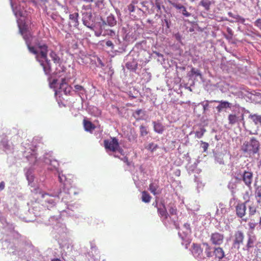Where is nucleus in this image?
Returning <instances> with one entry per match:
<instances>
[{"mask_svg":"<svg viewBox=\"0 0 261 261\" xmlns=\"http://www.w3.org/2000/svg\"><path fill=\"white\" fill-rule=\"evenodd\" d=\"M100 64H101L102 66H103V64L101 62H100Z\"/></svg>","mask_w":261,"mask_h":261,"instance_id":"nucleus-63","label":"nucleus"},{"mask_svg":"<svg viewBox=\"0 0 261 261\" xmlns=\"http://www.w3.org/2000/svg\"><path fill=\"white\" fill-rule=\"evenodd\" d=\"M102 23L103 24H108L111 27H113L116 24V20L113 15H110L107 17V22L103 21Z\"/></svg>","mask_w":261,"mask_h":261,"instance_id":"nucleus-17","label":"nucleus"},{"mask_svg":"<svg viewBox=\"0 0 261 261\" xmlns=\"http://www.w3.org/2000/svg\"><path fill=\"white\" fill-rule=\"evenodd\" d=\"M255 25L261 29V19H257L255 22Z\"/></svg>","mask_w":261,"mask_h":261,"instance_id":"nucleus-38","label":"nucleus"},{"mask_svg":"<svg viewBox=\"0 0 261 261\" xmlns=\"http://www.w3.org/2000/svg\"><path fill=\"white\" fill-rule=\"evenodd\" d=\"M225 38L227 39H231L232 38V36L230 35H229V36H225Z\"/></svg>","mask_w":261,"mask_h":261,"instance_id":"nucleus-57","label":"nucleus"},{"mask_svg":"<svg viewBox=\"0 0 261 261\" xmlns=\"http://www.w3.org/2000/svg\"><path fill=\"white\" fill-rule=\"evenodd\" d=\"M126 67L129 70L136 71L138 68V63L135 61L128 62L126 64Z\"/></svg>","mask_w":261,"mask_h":261,"instance_id":"nucleus-20","label":"nucleus"},{"mask_svg":"<svg viewBox=\"0 0 261 261\" xmlns=\"http://www.w3.org/2000/svg\"><path fill=\"white\" fill-rule=\"evenodd\" d=\"M118 139L115 137L111 138L110 139H106L103 141V145L107 151H111L115 152L119 147Z\"/></svg>","mask_w":261,"mask_h":261,"instance_id":"nucleus-4","label":"nucleus"},{"mask_svg":"<svg viewBox=\"0 0 261 261\" xmlns=\"http://www.w3.org/2000/svg\"><path fill=\"white\" fill-rule=\"evenodd\" d=\"M184 227L188 230H190V225L188 223H185L184 224Z\"/></svg>","mask_w":261,"mask_h":261,"instance_id":"nucleus-46","label":"nucleus"},{"mask_svg":"<svg viewBox=\"0 0 261 261\" xmlns=\"http://www.w3.org/2000/svg\"><path fill=\"white\" fill-rule=\"evenodd\" d=\"M237 215L242 218L245 215L246 207L245 203H239L236 208Z\"/></svg>","mask_w":261,"mask_h":261,"instance_id":"nucleus-9","label":"nucleus"},{"mask_svg":"<svg viewBox=\"0 0 261 261\" xmlns=\"http://www.w3.org/2000/svg\"><path fill=\"white\" fill-rule=\"evenodd\" d=\"M255 239L254 237L250 236L248 238L247 243L246 246V250L249 251L250 249L254 247V243Z\"/></svg>","mask_w":261,"mask_h":261,"instance_id":"nucleus-18","label":"nucleus"},{"mask_svg":"<svg viewBox=\"0 0 261 261\" xmlns=\"http://www.w3.org/2000/svg\"><path fill=\"white\" fill-rule=\"evenodd\" d=\"M44 5H45L48 2V0H40Z\"/></svg>","mask_w":261,"mask_h":261,"instance_id":"nucleus-54","label":"nucleus"},{"mask_svg":"<svg viewBox=\"0 0 261 261\" xmlns=\"http://www.w3.org/2000/svg\"><path fill=\"white\" fill-rule=\"evenodd\" d=\"M249 208V215L250 217H252V215H254L255 213L256 212L257 207L256 206L253 204L252 203L251 205H250L248 207Z\"/></svg>","mask_w":261,"mask_h":261,"instance_id":"nucleus-26","label":"nucleus"},{"mask_svg":"<svg viewBox=\"0 0 261 261\" xmlns=\"http://www.w3.org/2000/svg\"><path fill=\"white\" fill-rule=\"evenodd\" d=\"M228 15L229 16L232 17L233 18H235L236 19H238V20L240 21L241 22L244 23L245 21V19L244 18L240 16V15H234L231 12H228Z\"/></svg>","mask_w":261,"mask_h":261,"instance_id":"nucleus-27","label":"nucleus"},{"mask_svg":"<svg viewBox=\"0 0 261 261\" xmlns=\"http://www.w3.org/2000/svg\"><path fill=\"white\" fill-rule=\"evenodd\" d=\"M158 146L157 144H154L153 143H151L148 144L147 147V149L153 152L158 148Z\"/></svg>","mask_w":261,"mask_h":261,"instance_id":"nucleus-30","label":"nucleus"},{"mask_svg":"<svg viewBox=\"0 0 261 261\" xmlns=\"http://www.w3.org/2000/svg\"><path fill=\"white\" fill-rule=\"evenodd\" d=\"M74 89H75V92H79V91H85V89L84 88V87H83L82 86H81L80 85H75L74 86Z\"/></svg>","mask_w":261,"mask_h":261,"instance_id":"nucleus-34","label":"nucleus"},{"mask_svg":"<svg viewBox=\"0 0 261 261\" xmlns=\"http://www.w3.org/2000/svg\"><path fill=\"white\" fill-rule=\"evenodd\" d=\"M140 135L141 136H146L148 133V132L147 131L146 127L143 125H141L140 126Z\"/></svg>","mask_w":261,"mask_h":261,"instance_id":"nucleus-29","label":"nucleus"},{"mask_svg":"<svg viewBox=\"0 0 261 261\" xmlns=\"http://www.w3.org/2000/svg\"><path fill=\"white\" fill-rule=\"evenodd\" d=\"M15 14L16 16H22V14L20 12H15Z\"/></svg>","mask_w":261,"mask_h":261,"instance_id":"nucleus-50","label":"nucleus"},{"mask_svg":"<svg viewBox=\"0 0 261 261\" xmlns=\"http://www.w3.org/2000/svg\"><path fill=\"white\" fill-rule=\"evenodd\" d=\"M229 123L231 125H233L237 123L238 120V117L235 114H229L228 117Z\"/></svg>","mask_w":261,"mask_h":261,"instance_id":"nucleus-24","label":"nucleus"},{"mask_svg":"<svg viewBox=\"0 0 261 261\" xmlns=\"http://www.w3.org/2000/svg\"><path fill=\"white\" fill-rule=\"evenodd\" d=\"M214 101L220 103V105H218L216 107V109L219 112H220L222 111V110L224 108H227L230 107V103L227 101H223L222 100L221 101L215 100Z\"/></svg>","mask_w":261,"mask_h":261,"instance_id":"nucleus-14","label":"nucleus"},{"mask_svg":"<svg viewBox=\"0 0 261 261\" xmlns=\"http://www.w3.org/2000/svg\"><path fill=\"white\" fill-rule=\"evenodd\" d=\"M154 130L159 133L162 134L165 129V127L161 123L153 122Z\"/></svg>","mask_w":261,"mask_h":261,"instance_id":"nucleus-16","label":"nucleus"},{"mask_svg":"<svg viewBox=\"0 0 261 261\" xmlns=\"http://www.w3.org/2000/svg\"><path fill=\"white\" fill-rule=\"evenodd\" d=\"M83 23L84 24L86 25L87 27H89V28H90L88 25L87 24V23L86 22V21L85 20H83Z\"/></svg>","mask_w":261,"mask_h":261,"instance_id":"nucleus-60","label":"nucleus"},{"mask_svg":"<svg viewBox=\"0 0 261 261\" xmlns=\"http://www.w3.org/2000/svg\"><path fill=\"white\" fill-rule=\"evenodd\" d=\"M227 32L229 34V35H230L231 36H232V30L230 28H228L227 29Z\"/></svg>","mask_w":261,"mask_h":261,"instance_id":"nucleus-47","label":"nucleus"},{"mask_svg":"<svg viewBox=\"0 0 261 261\" xmlns=\"http://www.w3.org/2000/svg\"><path fill=\"white\" fill-rule=\"evenodd\" d=\"M203 244V246H205V248H208H208L211 247L209 245V244H208L207 243H206V242L203 243V244Z\"/></svg>","mask_w":261,"mask_h":261,"instance_id":"nucleus-51","label":"nucleus"},{"mask_svg":"<svg viewBox=\"0 0 261 261\" xmlns=\"http://www.w3.org/2000/svg\"><path fill=\"white\" fill-rule=\"evenodd\" d=\"M169 4L177 10H181L183 15L186 17H190L191 16V13L187 11L186 8L182 4L175 2H172L171 1H169Z\"/></svg>","mask_w":261,"mask_h":261,"instance_id":"nucleus-7","label":"nucleus"},{"mask_svg":"<svg viewBox=\"0 0 261 261\" xmlns=\"http://www.w3.org/2000/svg\"><path fill=\"white\" fill-rule=\"evenodd\" d=\"M59 179L61 182H63V178H62V176H61L60 173H59Z\"/></svg>","mask_w":261,"mask_h":261,"instance_id":"nucleus-53","label":"nucleus"},{"mask_svg":"<svg viewBox=\"0 0 261 261\" xmlns=\"http://www.w3.org/2000/svg\"><path fill=\"white\" fill-rule=\"evenodd\" d=\"M212 4V2L209 0H201L200 2L199 5L202 6L205 10L208 11L210 9Z\"/></svg>","mask_w":261,"mask_h":261,"instance_id":"nucleus-22","label":"nucleus"},{"mask_svg":"<svg viewBox=\"0 0 261 261\" xmlns=\"http://www.w3.org/2000/svg\"><path fill=\"white\" fill-rule=\"evenodd\" d=\"M201 144H203L202 148L203 149V151L205 152L207 150V148L209 146V144L208 143L203 142L202 141H201Z\"/></svg>","mask_w":261,"mask_h":261,"instance_id":"nucleus-36","label":"nucleus"},{"mask_svg":"<svg viewBox=\"0 0 261 261\" xmlns=\"http://www.w3.org/2000/svg\"><path fill=\"white\" fill-rule=\"evenodd\" d=\"M192 253L193 255L197 257H200L203 252V249L200 245L197 244L193 243L192 245Z\"/></svg>","mask_w":261,"mask_h":261,"instance_id":"nucleus-11","label":"nucleus"},{"mask_svg":"<svg viewBox=\"0 0 261 261\" xmlns=\"http://www.w3.org/2000/svg\"><path fill=\"white\" fill-rule=\"evenodd\" d=\"M214 254L216 257L218 258L219 259H222L225 256L224 251L221 247L215 248L214 251Z\"/></svg>","mask_w":261,"mask_h":261,"instance_id":"nucleus-13","label":"nucleus"},{"mask_svg":"<svg viewBox=\"0 0 261 261\" xmlns=\"http://www.w3.org/2000/svg\"><path fill=\"white\" fill-rule=\"evenodd\" d=\"M259 224H260V225H261V217L260 218V219H259Z\"/></svg>","mask_w":261,"mask_h":261,"instance_id":"nucleus-61","label":"nucleus"},{"mask_svg":"<svg viewBox=\"0 0 261 261\" xmlns=\"http://www.w3.org/2000/svg\"><path fill=\"white\" fill-rule=\"evenodd\" d=\"M157 210L158 213L161 217H164L165 219H167L168 218V214L164 201L160 202Z\"/></svg>","mask_w":261,"mask_h":261,"instance_id":"nucleus-8","label":"nucleus"},{"mask_svg":"<svg viewBox=\"0 0 261 261\" xmlns=\"http://www.w3.org/2000/svg\"><path fill=\"white\" fill-rule=\"evenodd\" d=\"M33 155L35 156V159L37 158L36 154H33Z\"/></svg>","mask_w":261,"mask_h":261,"instance_id":"nucleus-62","label":"nucleus"},{"mask_svg":"<svg viewBox=\"0 0 261 261\" xmlns=\"http://www.w3.org/2000/svg\"><path fill=\"white\" fill-rule=\"evenodd\" d=\"M110 33H108L109 35H112V34H114V32L112 30H110Z\"/></svg>","mask_w":261,"mask_h":261,"instance_id":"nucleus-58","label":"nucleus"},{"mask_svg":"<svg viewBox=\"0 0 261 261\" xmlns=\"http://www.w3.org/2000/svg\"><path fill=\"white\" fill-rule=\"evenodd\" d=\"M155 5L156 8L159 10H161V4L160 2H159V0H156L155 2Z\"/></svg>","mask_w":261,"mask_h":261,"instance_id":"nucleus-41","label":"nucleus"},{"mask_svg":"<svg viewBox=\"0 0 261 261\" xmlns=\"http://www.w3.org/2000/svg\"><path fill=\"white\" fill-rule=\"evenodd\" d=\"M159 188V185L157 184L151 183L149 186V190L154 195L157 194L156 190Z\"/></svg>","mask_w":261,"mask_h":261,"instance_id":"nucleus-25","label":"nucleus"},{"mask_svg":"<svg viewBox=\"0 0 261 261\" xmlns=\"http://www.w3.org/2000/svg\"><path fill=\"white\" fill-rule=\"evenodd\" d=\"M26 44L29 51L36 55V60L43 67L46 74H49L51 71L50 61L47 58L48 46L42 42L35 43V46H31L30 43L26 40Z\"/></svg>","mask_w":261,"mask_h":261,"instance_id":"nucleus-1","label":"nucleus"},{"mask_svg":"<svg viewBox=\"0 0 261 261\" xmlns=\"http://www.w3.org/2000/svg\"><path fill=\"white\" fill-rule=\"evenodd\" d=\"M244 237V234L242 231L240 230L236 231L233 236L232 246L239 250L240 248V245L243 243Z\"/></svg>","mask_w":261,"mask_h":261,"instance_id":"nucleus-5","label":"nucleus"},{"mask_svg":"<svg viewBox=\"0 0 261 261\" xmlns=\"http://www.w3.org/2000/svg\"><path fill=\"white\" fill-rule=\"evenodd\" d=\"M257 222H255V221L251 218L250 221L248 223V226L249 227V228L252 230L254 229L256 226L257 225Z\"/></svg>","mask_w":261,"mask_h":261,"instance_id":"nucleus-31","label":"nucleus"},{"mask_svg":"<svg viewBox=\"0 0 261 261\" xmlns=\"http://www.w3.org/2000/svg\"><path fill=\"white\" fill-rule=\"evenodd\" d=\"M49 56L51 58L54 63L56 64H61V59L59 56L53 50H51L49 53Z\"/></svg>","mask_w":261,"mask_h":261,"instance_id":"nucleus-15","label":"nucleus"},{"mask_svg":"<svg viewBox=\"0 0 261 261\" xmlns=\"http://www.w3.org/2000/svg\"><path fill=\"white\" fill-rule=\"evenodd\" d=\"M5 182L4 181H2L0 183V191L3 190L5 188Z\"/></svg>","mask_w":261,"mask_h":261,"instance_id":"nucleus-43","label":"nucleus"},{"mask_svg":"<svg viewBox=\"0 0 261 261\" xmlns=\"http://www.w3.org/2000/svg\"><path fill=\"white\" fill-rule=\"evenodd\" d=\"M206 109V107L204 106V110H205Z\"/></svg>","mask_w":261,"mask_h":261,"instance_id":"nucleus-64","label":"nucleus"},{"mask_svg":"<svg viewBox=\"0 0 261 261\" xmlns=\"http://www.w3.org/2000/svg\"><path fill=\"white\" fill-rule=\"evenodd\" d=\"M153 205L158 208V207H159V205H158V201L157 200H155L154 202H153Z\"/></svg>","mask_w":261,"mask_h":261,"instance_id":"nucleus-52","label":"nucleus"},{"mask_svg":"<svg viewBox=\"0 0 261 261\" xmlns=\"http://www.w3.org/2000/svg\"><path fill=\"white\" fill-rule=\"evenodd\" d=\"M255 197L257 202L259 204L261 203V186L256 187L255 191Z\"/></svg>","mask_w":261,"mask_h":261,"instance_id":"nucleus-21","label":"nucleus"},{"mask_svg":"<svg viewBox=\"0 0 261 261\" xmlns=\"http://www.w3.org/2000/svg\"><path fill=\"white\" fill-rule=\"evenodd\" d=\"M211 250V247H208V248L205 249V253L207 257H211L213 256V253Z\"/></svg>","mask_w":261,"mask_h":261,"instance_id":"nucleus-32","label":"nucleus"},{"mask_svg":"<svg viewBox=\"0 0 261 261\" xmlns=\"http://www.w3.org/2000/svg\"><path fill=\"white\" fill-rule=\"evenodd\" d=\"M191 72L193 74H196V75H201V74L198 70H196L194 68H192L191 70Z\"/></svg>","mask_w":261,"mask_h":261,"instance_id":"nucleus-39","label":"nucleus"},{"mask_svg":"<svg viewBox=\"0 0 261 261\" xmlns=\"http://www.w3.org/2000/svg\"><path fill=\"white\" fill-rule=\"evenodd\" d=\"M259 143L254 138H252L249 141H245L241 146V150L244 153L249 155L254 154L257 152L259 149Z\"/></svg>","mask_w":261,"mask_h":261,"instance_id":"nucleus-2","label":"nucleus"},{"mask_svg":"<svg viewBox=\"0 0 261 261\" xmlns=\"http://www.w3.org/2000/svg\"><path fill=\"white\" fill-rule=\"evenodd\" d=\"M49 165L50 167L49 168L50 170H57L58 171V168L59 167V162L55 159L50 160L49 161Z\"/></svg>","mask_w":261,"mask_h":261,"instance_id":"nucleus-19","label":"nucleus"},{"mask_svg":"<svg viewBox=\"0 0 261 261\" xmlns=\"http://www.w3.org/2000/svg\"><path fill=\"white\" fill-rule=\"evenodd\" d=\"M164 21H165V23H166V24L167 27L168 28H169V22H168V20L165 19L164 20Z\"/></svg>","mask_w":261,"mask_h":261,"instance_id":"nucleus-55","label":"nucleus"},{"mask_svg":"<svg viewBox=\"0 0 261 261\" xmlns=\"http://www.w3.org/2000/svg\"><path fill=\"white\" fill-rule=\"evenodd\" d=\"M101 33H102L101 31H100L99 32H96V31L95 32V35L97 37H99L101 35Z\"/></svg>","mask_w":261,"mask_h":261,"instance_id":"nucleus-49","label":"nucleus"},{"mask_svg":"<svg viewBox=\"0 0 261 261\" xmlns=\"http://www.w3.org/2000/svg\"><path fill=\"white\" fill-rule=\"evenodd\" d=\"M169 212L170 214L173 215H176L177 212V209L175 206H172L169 208Z\"/></svg>","mask_w":261,"mask_h":261,"instance_id":"nucleus-35","label":"nucleus"},{"mask_svg":"<svg viewBox=\"0 0 261 261\" xmlns=\"http://www.w3.org/2000/svg\"><path fill=\"white\" fill-rule=\"evenodd\" d=\"M51 261H61V260L59 258H55L51 260Z\"/></svg>","mask_w":261,"mask_h":261,"instance_id":"nucleus-59","label":"nucleus"},{"mask_svg":"<svg viewBox=\"0 0 261 261\" xmlns=\"http://www.w3.org/2000/svg\"><path fill=\"white\" fill-rule=\"evenodd\" d=\"M106 45L107 46L111 47L112 48H114V44L110 40H108L106 42Z\"/></svg>","mask_w":261,"mask_h":261,"instance_id":"nucleus-40","label":"nucleus"},{"mask_svg":"<svg viewBox=\"0 0 261 261\" xmlns=\"http://www.w3.org/2000/svg\"><path fill=\"white\" fill-rule=\"evenodd\" d=\"M18 26H19V28L20 32H21V34H23V33L24 32V30H25V27H21L19 24L18 25Z\"/></svg>","mask_w":261,"mask_h":261,"instance_id":"nucleus-45","label":"nucleus"},{"mask_svg":"<svg viewBox=\"0 0 261 261\" xmlns=\"http://www.w3.org/2000/svg\"><path fill=\"white\" fill-rule=\"evenodd\" d=\"M122 160H123V162H125L127 166H130V163L128 161V158L127 157H124L123 159H122Z\"/></svg>","mask_w":261,"mask_h":261,"instance_id":"nucleus-42","label":"nucleus"},{"mask_svg":"<svg viewBox=\"0 0 261 261\" xmlns=\"http://www.w3.org/2000/svg\"><path fill=\"white\" fill-rule=\"evenodd\" d=\"M79 14L74 13L69 15V24L71 27H77L79 25Z\"/></svg>","mask_w":261,"mask_h":261,"instance_id":"nucleus-10","label":"nucleus"},{"mask_svg":"<svg viewBox=\"0 0 261 261\" xmlns=\"http://www.w3.org/2000/svg\"><path fill=\"white\" fill-rule=\"evenodd\" d=\"M224 235L218 232L212 233L210 237V240L215 245H220L223 242Z\"/></svg>","mask_w":261,"mask_h":261,"instance_id":"nucleus-6","label":"nucleus"},{"mask_svg":"<svg viewBox=\"0 0 261 261\" xmlns=\"http://www.w3.org/2000/svg\"><path fill=\"white\" fill-rule=\"evenodd\" d=\"M65 86H66V87L65 88L64 93L66 95H71V87L70 86H68L67 85H65Z\"/></svg>","mask_w":261,"mask_h":261,"instance_id":"nucleus-33","label":"nucleus"},{"mask_svg":"<svg viewBox=\"0 0 261 261\" xmlns=\"http://www.w3.org/2000/svg\"><path fill=\"white\" fill-rule=\"evenodd\" d=\"M235 178L238 180H242L247 187L250 188L253 180V173L251 171H244L242 174H237Z\"/></svg>","mask_w":261,"mask_h":261,"instance_id":"nucleus-3","label":"nucleus"},{"mask_svg":"<svg viewBox=\"0 0 261 261\" xmlns=\"http://www.w3.org/2000/svg\"><path fill=\"white\" fill-rule=\"evenodd\" d=\"M118 149H117L116 151L119 152L120 154L123 155V150L120 147V145H119V147H118Z\"/></svg>","mask_w":261,"mask_h":261,"instance_id":"nucleus-44","label":"nucleus"},{"mask_svg":"<svg viewBox=\"0 0 261 261\" xmlns=\"http://www.w3.org/2000/svg\"><path fill=\"white\" fill-rule=\"evenodd\" d=\"M128 10H129V12H134V10H135V6L132 3H131L130 4H129L128 6Z\"/></svg>","mask_w":261,"mask_h":261,"instance_id":"nucleus-37","label":"nucleus"},{"mask_svg":"<svg viewBox=\"0 0 261 261\" xmlns=\"http://www.w3.org/2000/svg\"><path fill=\"white\" fill-rule=\"evenodd\" d=\"M64 81H65V80H64V79H63V80H62V83H61V86H60V88H62L63 87H64Z\"/></svg>","mask_w":261,"mask_h":261,"instance_id":"nucleus-56","label":"nucleus"},{"mask_svg":"<svg viewBox=\"0 0 261 261\" xmlns=\"http://www.w3.org/2000/svg\"><path fill=\"white\" fill-rule=\"evenodd\" d=\"M84 128L87 132H92L95 128V126L90 121L85 119L83 120Z\"/></svg>","mask_w":261,"mask_h":261,"instance_id":"nucleus-12","label":"nucleus"},{"mask_svg":"<svg viewBox=\"0 0 261 261\" xmlns=\"http://www.w3.org/2000/svg\"><path fill=\"white\" fill-rule=\"evenodd\" d=\"M205 129L203 128H201L200 130L196 131L195 133V136L196 138L200 139L202 137L204 133L205 132Z\"/></svg>","mask_w":261,"mask_h":261,"instance_id":"nucleus-28","label":"nucleus"},{"mask_svg":"<svg viewBox=\"0 0 261 261\" xmlns=\"http://www.w3.org/2000/svg\"><path fill=\"white\" fill-rule=\"evenodd\" d=\"M151 199V196L147 192L144 191L142 192L141 199L143 202L145 203H149Z\"/></svg>","mask_w":261,"mask_h":261,"instance_id":"nucleus-23","label":"nucleus"},{"mask_svg":"<svg viewBox=\"0 0 261 261\" xmlns=\"http://www.w3.org/2000/svg\"><path fill=\"white\" fill-rule=\"evenodd\" d=\"M142 110L141 109H139L136 111L135 114L138 116H139L140 114L142 113Z\"/></svg>","mask_w":261,"mask_h":261,"instance_id":"nucleus-48","label":"nucleus"}]
</instances>
